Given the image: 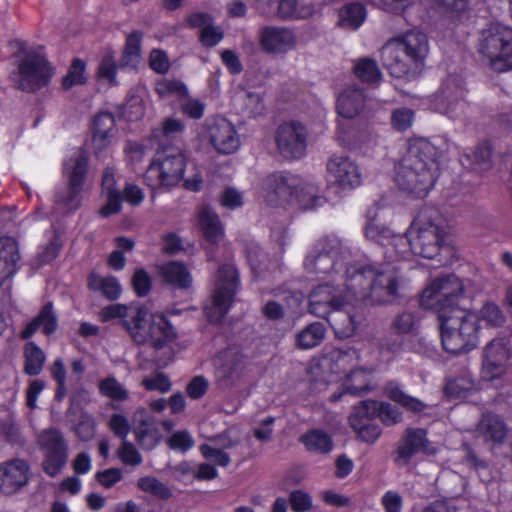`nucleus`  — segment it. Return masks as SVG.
Returning <instances> with one entry per match:
<instances>
[{
  "label": "nucleus",
  "mask_w": 512,
  "mask_h": 512,
  "mask_svg": "<svg viewBox=\"0 0 512 512\" xmlns=\"http://www.w3.org/2000/svg\"><path fill=\"white\" fill-rule=\"evenodd\" d=\"M446 231L443 219L438 210L424 208L403 236L394 238L395 249L401 255L406 246L417 256L436 259L441 251L447 250L445 245Z\"/></svg>",
  "instance_id": "1"
},
{
  "label": "nucleus",
  "mask_w": 512,
  "mask_h": 512,
  "mask_svg": "<svg viewBox=\"0 0 512 512\" xmlns=\"http://www.w3.org/2000/svg\"><path fill=\"white\" fill-rule=\"evenodd\" d=\"M428 53L426 34L416 30L388 40L381 49L383 64L395 78L418 74Z\"/></svg>",
  "instance_id": "2"
},
{
  "label": "nucleus",
  "mask_w": 512,
  "mask_h": 512,
  "mask_svg": "<svg viewBox=\"0 0 512 512\" xmlns=\"http://www.w3.org/2000/svg\"><path fill=\"white\" fill-rule=\"evenodd\" d=\"M443 349L451 354H461L473 350L479 342V319L477 314L456 309L438 317Z\"/></svg>",
  "instance_id": "3"
},
{
  "label": "nucleus",
  "mask_w": 512,
  "mask_h": 512,
  "mask_svg": "<svg viewBox=\"0 0 512 512\" xmlns=\"http://www.w3.org/2000/svg\"><path fill=\"white\" fill-rule=\"evenodd\" d=\"M478 53L495 72L512 70V28L491 23L481 31Z\"/></svg>",
  "instance_id": "4"
},
{
  "label": "nucleus",
  "mask_w": 512,
  "mask_h": 512,
  "mask_svg": "<svg viewBox=\"0 0 512 512\" xmlns=\"http://www.w3.org/2000/svg\"><path fill=\"white\" fill-rule=\"evenodd\" d=\"M239 286V273L236 267L231 263L221 265L214 275L211 304L204 308L209 322L218 324L223 321L234 302Z\"/></svg>",
  "instance_id": "5"
},
{
  "label": "nucleus",
  "mask_w": 512,
  "mask_h": 512,
  "mask_svg": "<svg viewBox=\"0 0 512 512\" xmlns=\"http://www.w3.org/2000/svg\"><path fill=\"white\" fill-rule=\"evenodd\" d=\"M214 384L221 391L239 387L247 374L248 358L239 345L232 344L218 351L211 359Z\"/></svg>",
  "instance_id": "6"
},
{
  "label": "nucleus",
  "mask_w": 512,
  "mask_h": 512,
  "mask_svg": "<svg viewBox=\"0 0 512 512\" xmlns=\"http://www.w3.org/2000/svg\"><path fill=\"white\" fill-rule=\"evenodd\" d=\"M464 294V285L455 274L435 278L422 292L420 305L424 309L433 310L438 317L462 309L458 301Z\"/></svg>",
  "instance_id": "7"
},
{
  "label": "nucleus",
  "mask_w": 512,
  "mask_h": 512,
  "mask_svg": "<svg viewBox=\"0 0 512 512\" xmlns=\"http://www.w3.org/2000/svg\"><path fill=\"white\" fill-rule=\"evenodd\" d=\"M133 341L139 345L149 344L161 349L173 338V329L163 316H153L144 306L136 309L135 315L125 321Z\"/></svg>",
  "instance_id": "8"
},
{
  "label": "nucleus",
  "mask_w": 512,
  "mask_h": 512,
  "mask_svg": "<svg viewBox=\"0 0 512 512\" xmlns=\"http://www.w3.org/2000/svg\"><path fill=\"white\" fill-rule=\"evenodd\" d=\"M185 166L186 159L179 146L158 149L144 174V181L152 189L173 187L182 180Z\"/></svg>",
  "instance_id": "9"
},
{
  "label": "nucleus",
  "mask_w": 512,
  "mask_h": 512,
  "mask_svg": "<svg viewBox=\"0 0 512 512\" xmlns=\"http://www.w3.org/2000/svg\"><path fill=\"white\" fill-rule=\"evenodd\" d=\"M52 76V69L45 58L38 51L29 50L20 58L17 70L11 74L15 88L33 93L48 85Z\"/></svg>",
  "instance_id": "10"
},
{
  "label": "nucleus",
  "mask_w": 512,
  "mask_h": 512,
  "mask_svg": "<svg viewBox=\"0 0 512 512\" xmlns=\"http://www.w3.org/2000/svg\"><path fill=\"white\" fill-rule=\"evenodd\" d=\"M42 453L41 469L49 477L59 476L69 459V444L63 432L55 427L43 429L37 436Z\"/></svg>",
  "instance_id": "11"
},
{
  "label": "nucleus",
  "mask_w": 512,
  "mask_h": 512,
  "mask_svg": "<svg viewBox=\"0 0 512 512\" xmlns=\"http://www.w3.org/2000/svg\"><path fill=\"white\" fill-rule=\"evenodd\" d=\"M417 164L412 157H402L395 166V181L400 189L424 197L434 186L438 175Z\"/></svg>",
  "instance_id": "12"
},
{
  "label": "nucleus",
  "mask_w": 512,
  "mask_h": 512,
  "mask_svg": "<svg viewBox=\"0 0 512 512\" xmlns=\"http://www.w3.org/2000/svg\"><path fill=\"white\" fill-rule=\"evenodd\" d=\"M348 254L342 241L335 235L321 238L305 259V267L311 272L328 274L343 266L340 258Z\"/></svg>",
  "instance_id": "13"
},
{
  "label": "nucleus",
  "mask_w": 512,
  "mask_h": 512,
  "mask_svg": "<svg viewBox=\"0 0 512 512\" xmlns=\"http://www.w3.org/2000/svg\"><path fill=\"white\" fill-rule=\"evenodd\" d=\"M403 276L393 265H378L366 300L372 305H387L396 302L400 297Z\"/></svg>",
  "instance_id": "14"
},
{
  "label": "nucleus",
  "mask_w": 512,
  "mask_h": 512,
  "mask_svg": "<svg viewBox=\"0 0 512 512\" xmlns=\"http://www.w3.org/2000/svg\"><path fill=\"white\" fill-rule=\"evenodd\" d=\"M308 132L297 121L284 122L275 132V142L279 153L287 159H299L306 151Z\"/></svg>",
  "instance_id": "15"
},
{
  "label": "nucleus",
  "mask_w": 512,
  "mask_h": 512,
  "mask_svg": "<svg viewBox=\"0 0 512 512\" xmlns=\"http://www.w3.org/2000/svg\"><path fill=\"white\" fill-rule=\"evenodd\" d=\"M435 451L431 447L425 429L408 427L393 452V461L397 467L403 468L408 466L417 454H433Z\"/></svg>",
  "instance_id": "16"
},
{
  "label": "nucleus",
  "mask_w": 512,
  "mask_h": 512,
  "mask_svg": "<svg viewBox=\"0 0 512 512\" xmlns=\"http://www.w3.org/2000/svg\"><path fill=\"white\" fill-rule=\"evenodd\" d=\"M347 296L340 282L336 285L325 283L315 287L309 294V312L316 317L325 318L339 311L346 303Z\"/></svg>",
  "instance_id": "17"
},
{
  "label": "nucleus",
  "mask_w": 512,
  "mask_h": 512,
  "mask_svg": "<svg viewBox=\"0 0 512 512\" xmlns=\"http://www.w3.org/2000/svg\"><path fill=\"white\" fill-rule=\"evenodd\" d=\"M204 137L220 154H232L240 146L239 135L234 125L222 117L210 118L204 124Z\"/></svg>",
  "instance_id": "18"
},
{
  "label": "nucleus",
  "mask_w": 512,
  "mask_h": 512,
  "mask_svg": "<svg viewBox=\"0 0 512 512\" xmlns=\"http://www.w3.org/2000/svg\"><path fill=\"white\" fill-rule=\"evenodd\" d=\"M301 184V178L284 172L268 175L263 181V196L270 206L289 203Z\"/></svg>",
  "instance_id": "19"
},
{
  "label": "nucleus",
  "mask_w": 512,
  "mask_h": 512,
  "mask_svg": "<svg viewBox=\"0 0 512 512\" xmlns=\"http://www.w3.org/2000/svg\"><path fill=\"white\" fill-rule=\"evenodd\" d=\"M377 402L366 400L355 405L349 416V424L357 437L366 443H374L381 435V428L372 422L376 417Z\"/></svg>",
  "instance_id": "20"
},
{
  "label": "nucleus",
  "mask_w": 512,
  "mask_h": 512,
  "mask_svg": "<svg viewBox=\"0 0 512 512\" xmlns=\"http://www.w3.org/2000/svg\"><path fill=\"white\" fill-rule=\"evenodd\" d=\"M378 266L354 263L345 267L340 283L344 295L352 294L365 301Z\"/></svg>",
  "instance_id": "21"
},
{
  "label": "nucleus",
  "mask_w": 512,
  "mask_h": 512,
  "mask_svg": "<svg viewBox=\"0 0 512 512\" xmlns=\"http://www.w3.org/2000/svg\"><path fill=\"white\" fill-rule=\"evenodd\" d=\"M260 48L267 54H286L297 46V36L286 27L265 26L258 35Z\"/></svg>",
  "instance_id": "22"
},
{
  "label": "nucleus",
  "mask_w": 512,
  "mask_h": 512,
  "mask_svg": "<svg viewBox=\"0 0 512 512\" xmlns=\"http://www.w3.org/2000/svg\"><path fill=\"white\" fill-rule=\"evenodd\" d=\"M29 463L20 458L11 459L0 464V491L13 495L26 486L30 480Z\"/></svg>",
  "instance_id": "23"
},
{
  "label": "nucleus",
  "mask_w": 512,
  "mask_h": 512,
  "mask_svg": "<svg viewBox=\"0 0 512 512\" xmlns=\"http://www.w3.org/2000/svg\"><path fill=\"white\" fill-rule=\"evenodd\" d=\"M511 357L508 337H496L484 349L483 372L488 379L500 376Z\"/></svg>",
  "instance_id": "24"
},
{
  "label": "nucleus",
  "mask_w": 512,
  "mask_h": 512,
  "mask_svg": "<svg viewBox=\"0 0 512 512\" xmlns=\"http://www.w3.org/2000/svg\"><path fill=\"white\" fill-rule=\"evenodd\" d=\"M329 177L343 189H352L361 183L357 164L346 155H332L327 161Z\"/></svg>",
  "instance_id": "25"
},
{
  "label": "nucleus",
  "mask_w": 512,
  "mask_h": 512,
  "mask_svg": "<svg viewBox=\"0 0 512 512\" xmlns=\"http://www.w3.org/2000/svg\"><path fill=\"white\" fill-rule=\"evenodd\" d=\"M134 422L133 432L137 443L144 450L154 449L161 440V433L154 418L142 408L135 412Z\"/></svg>",
  "instance_id": "26"
},
{
  "label": "nucleus",
  "mask_w": 512,
  "mask_h": 512,
  "mask_svg": "<svg viewBox=\"0 0 512 512\" xmlns=\"http://www.w3.org/2000/svg\"><path fill=\"white\" fill-rule=\"evenodd\" d=\"M432 108L452 119L460 118L467 109V103L463 100L462 91L458 88H443L433 97Z\"/></svg>",
  "instance_id": "27"
},
{
  "label": "nucleus",
  "mask_w": 512,
  "mask_h": 512,
  "mask_svg": "<svg viewBox=\"0 0 512 512\" xmlns=\"http://www.w3.org/2000/svg\"><path fill=\"white\" fill-rule=\"evenodd\" d=\"M185 122L179 118L166 117L151 132V138L157 143L158 149H169L178 146L185 132Z\"/></svg>",
  "instance_id": "28"
},
{
  "label": "nucleus",
  "mask_w": 512,
  "mask_h": 512,
  "mask_svg": "<svg viewBox=\"0 0 512 512\" xmlns=\"http://www.w3.org/2000/svg\"><path fill=\"white\" fill-rule=\"evenodd\" d=\"M403 157H412L417 160L419 167L429 169L439 174V151L429 140L417 138L409 142L408 149Z\"/></svg>",
  "instance_id": "29"
},
{
  "label": "nucleus",
  "mask_w": 512,
  "mask_h": 512,
  "mask_svg": "<svg viewBox=\"0 0 512 512\" xmlns=\"http://www.w3.org/2000/svg\"><path fill=\"white\" fill-rule=\"evenodd\" d=\"M116 131L115 118L112 113L100 112L94 117L92 146L96 154H99L111 144Z\"/></svg>",
  "instance_id": "30"
},
{
  "label": "nucleus",
  "mask_w": 512,
  "mask_h": 512,
  "mask_svg": "<svg viewBox=\"0 0 512 512\" xmlns=\"http://www.w3.org/2000/svg\"><path fill=\"white\" fill-rule=\"evenodd\" d=\"M477 433L485 442L503 444L508 435V426L501 416L486 412L478 422Z\"/></svg>",
  "instance_id": "31"
},
{
  "label": "nucleus",
  "mask_w": 512,
  "mask_h": 512,
  "mask_svg": "<svg viewBox=\"0 0 512 512\" xmlns=\"http://www.w3.org/2000/svg\"><path fill=\"white\" fill-rule=\"evenodd\" d=\"M365 95L362 89L347 87L337 99V113L345 119H353L361 113L365 105Z\"/></svg>",
  "instance_id": "32"
},
{
  "label": "nucleus",
  "mask_w": 512,
  "mask_h": 512,
  "mask_svg": "<svg viewBox=\"0 0 512 512\" xmlns=\"http://www.w3.org/2000/svg\"><path fill=\"white\" fill-rule=\"evenodd\" d=\"M358 360V353L354 348L346 350L333 348L326 352L321 359V366L333 374L346 372Z\"/></svg>",
  "instance_id": "33"
},
{
  "label": "nucleus",
  "mask_w": 512,
  "mask_h": 512,
  "mask_svg": "<svg viewBox=\"0 0 512 512\" xmlns=\"http://www.w3.org/2000/svg\"><path fill=\"white\" fill-rule=\"evenodd\" d=\"M57 326V317L53 311V304L48 302L43 306L39 314L26 325V328L21 332V338L25 340L31 338L40 328L44 334L51 335L56 331Z\"/></svg>",
  "instance_id": "34"
},
{
  "label": "nucleus",
  "mask_w": 512,
  "mask_h": 512,
  "mask_svg": "<svg viewBox=\"0 0 512 512\" xmlns=\"http://www.w3.org/2000/svg\"><path fill=\"white\" fill-rule=\"evenodd\" d=\"M88 157L85 152L75 151L63 164V173L72 187L83 188L87 174Z\"/></svg>",
  "instance_id": "35"
},
{
  "label": "nucleus",
  "mask_w": 512,
  "mask_h": 512,
  "mask_svg": "<svg viewBox=\"0 0 512 512\" xmlns=\"http://www.w3.org/2000/svg\"><path fill=\"white\" fill-rule=\"evenodd\" d=\"M384 391L390 400L396 402L412 413H421L427 408V404L420 399L407 394L400 383L395 380L387 382L384 387Z\"/></svg>",
  "instance_id": "36"
},
{
  "label": "nucleus",
  "mask_w": 512,
  "mask_h": 512,
  "mask_svg": "<svg viewBox=\"0 0 512 512\" xmlns=\"http://www.w3.org/2000/svg\"><path fill=\"white\" fill-rule=\"evenodd\" d=\"M87 286L91 291L101 293L110 301L117 300L122 292V287L116 277L102 276L95 272L89 274Z\"/></svg>",
  "instance_id": "37"
},
{
  "label": "nucleus",
  "mask_w": 512,
  "mask_h": 512,
  "mask_svg": "<svg viewBox=\"0 0 512 512\" xmlns=\"http://www.w3.org/2000/svg\"><path fill=\"white\" fill-rule=\"evenodd\" d=\"M20 260L17 242L10 238H0V271L2 276L10 278L17 271Z\"/></svg>",
  "instance_id": "38"
},
{
  "label": "nucleus",
  "mask_w": 512,
  "mask_h": 512,
  "mask_svg": "<svg viewBox=\"0 0 512 512\" xmlns=\"http://www.w3.org/2000/svg\"><path fill=\"white\" fill-rule=\"evenodd\" d=\"M160 275L168 284L179 288L188 289L192 284L191 274L182 263L171 261L160 267Z\"/></svg>",
  "instance_id": "39"
},
{
  "label": "nucleus",
  "mask_w": 512,
  "mask_h": 512,
  "mask_svg": "<svg viewBox=\"0 0 512 512\" xmlns=\"http://www.w3.org/2000/svg\"><path fill=\"white\" fill-rule=\"evenodd\" d=\"M199 224L203 235L210 243H217L223 236V229L218 215L209 207H203L199 212Z\"/></svg>",
  "instance_id": "40"
},
{
  "label": "nucleus",
  "mask_w": 512,
  "mask_h": 512,
  "mask_svg": "<svg viewBox=\"0 0 512 512\" xmlns=\"http://www.w3.org/2000/svg\"><path fill=\"white\" fill-rule=\"evenodd\" d=\"M326 328L321 322H313L300 330L296 335V346L302 350L312 349L322 343Z\"/></svg>",
  "instance_id": "41"
},
{
  "label": "nucleus",
  "mask_w": 512,
  "mask_h": 512,
  "mask_svg": "<svg viewBox=\"0 0 512 512\" xmlns=\"http://www.w3.org/2000/svg\"><path fill=\"white\" fill-rule=\"evenodd\" d=\"M337 135L342 144L349 148H360L372 139V131L366 124L346 131L343 124L339 123Z\"/></svg>",
  "instance_id": "42"
},
{
  "label": "nucleus",
  "mask_w": 512,
  "mask_h": 512,
  "mask_svg": "<svg viewBox=\"0 0 512 512\" xmlns=\"http://www.w3.org/2000/svg\"><path fill=\"white\" fill-rule=\"evenodd\" d=\"M302 210H311L320 206L323 198L319 195L318 187L301 179L298 190L294 193V197Z\"/></svg>",
  "instance_id": "43"
},
{
  "label": "nucleus",
  "mask_w": 512,
  "mask_h": 512,
  "mask_svg": "<svg viewBox=\"0 0 512 512\" xmlns=\"http://www.w3.org/2000/svg\"><path fill=\"white\" fill-rule=\"evenodd\" d=\"M366 10L362 4L350 3L340 11L339 26L346 30H356L364 22Z\"/></svg>",
  "instance_id": "44"
},
{
  "label": "nucleus",
  "mask_w": 512,
  "mask_h": 512,
  "mask_svg": "<svg viewBox=\"0 0 512 512\" xmlns=\"http://www.w3.org/2000/svg\"><path fill=\"white\" fill-rule=\"evenodd\" d=\"M300 441L310 452L325 454L333 448L331 437L320 430H311L300 437Z\"/></svg>",
  "instance_id": "45"
},
{
  "label": "nucleus",
  "mask_w": 512,
  "mask_h": 512,
  "mask_svg": "<svg viewBox=\"0 0 512 512\" xmlns=\"http://www.w3.org/2000/svg\"><path fill=\"white\" fill-rule=\"evenodd\" d=\"M24 372L30 376H36L41 373L46 356L42 349L34 342H29L24 348Z\"/></svg>",
  "instance_id": "46"
},
{
  "label": "nucleus",
  "mask_w": 512,
  "mask_h": 512,
  "mask_svg": "<svg viewBox=\"0 0 512 512\" xmlns=\"http://www.w3.org/2000/svg\"><path fill=\"white\" fill-rule=\"evenodd\" d=\"M371 371L365 368L352 370L344 383L345 392L352 395H362L369 391Z\"/></svg>",
  "instance_id": "47"
},
{
  "label": "nucleus",
  "mask_w": 512,
  "mask_h": 512,
  "mask_svg": "<svg viewBox=\"0 0 512 512\" xmlns=\"http://www.w3.org/2000/svg\"><path fill=\"white\" fill-rule=\"evenodd\" d=\"M388 326L405 337L417 333L419 320L413 312L402 311L392 317Z\"/></svg>",
  "instance_id": "48"
},
{
  "label": "nucleus",
  "mask_w": 512,
  "mask_h": 512,
  "mask_svg": "<svg viewBox=\"0 0 512 512\" xmlns=\"http://www.w3.org/2000/svg\"><path fill=\"white\" fill-rule=\"evenodd\" d=\"M142 38L143 34L140 31H134L127 36L121 66H135L138 63L141 55Z\"/></svg>",
  "instance_id": "49"
},
{
  "label": "nucleus",
  "mask_w": 512,
  "mask_h": 512,
  "mask_svg": "<svg viewBox=\"0 0 512 512\" xmlns=\"http://www.w3.org/2000/svg\"><path fill=\"white\" fill-rule=\"evenodd\" d=\"M83 188L72 187L68 184L67 188L57 193L55 206L64 213L75 211L80 207V193Z\"/></svg>",
  "instance_id": "50"
},
{
  "label": "nucleus",
  "mask_w": 512,
  "mask_h": 512,
  "mask_svg": "<svg viewBox=\"0 0 512 512\" xmlns=\"http://www.w3.org/2000/svg\"><path fill=\"white\" fill-rule=\"evenodd\" d=\"M355 75L367 83H378L381 79V71L377 62L371 58H361L354 65Z\"/></svg>",
  "instance_id": "51"
},
{
  "label": "nucleus",
  "mask_w": 512,
  "mask_h": 512,
  "mask_svg": "<svg viewBox=\"0 0 512 512\" xmlns=\"http://www.w3.org/2000/svg\"><path fill=\"white\" fill-rule=\"evenodd\" d=\"M477 317L479 321L483 320L488 325L495 328L502 327L506 322V316L501 307L492 301H487L483 304L478 312Z\"/></svg>",
  "instance_id": "52"
},
{
  "label": "nucleus",
  "mask_w": 512,
  "mask_h": 512,
  "mask_svg": "<svg viewBox=\"0 0 512 512\" xmlns=\"http://www.w3.org/2000/svg\"><path fill=\"white\" fill-rule=\"evenodd\" d=\"M98 388L103 396L114 401H126L129 398L127 389L114 376L102 379L98 384Z\"/></svg>",
  "instance_id": "53"
},
{
  "label": "nucleus",
  "mask_w": 512,
  "mask_h": 512,
  "mask_svg": "<svg viewBox=\"0 0 512 512\" xmlns=\"http://www.w3.org/2000/svg\"><path fill=\"white\" fill-rule=\"evenodd\" d=\"M137 486L143 492L149 493L162 500H167L172 496L171 489L155 477H142L138 479Z\"/></svg>",
  "instance_id": "54"
},
{
  "label": "nucleus",
  "mask_w": 512,
  "mask_h": 512,
  "mask_svg": "<svg viewBox=\"0 0 512 512\" xmlns=\"http://www.w3.org/2000/svg\"><path fill=\"white\" fill-rule=\"evenodd\" d=\"M117 75V64L115 60V53L111 50H108L102 56L98 68H97V76L101 80L107 81L110 85H117L116 80Z\"/></svg>",
  "instance_id": "55"
},
{
  "label": "nucleus",
  "mask_w": 512,
  "mask_h": 512,
  "mask_svg": "<svg viewBox=\"0 0 512 512\" xmlns=\"http://www.w3.org/2000/svg\"><path fill=\"white\" fill-rule=\"evenodd\" d=\"M474 387L473 380L467 375H460L447 381L445 385V393L448 397L461 398Z\"/></svg>",
  "instance_id": "56"
},
{
  "label": "nucleus",
  "mask_w": 512,
  "mask_h": 512,
  "mask_svg": "<svg viewBox=\"0 0 512 512\" xmlns=\"http://www.w3.org/2000/svg\"><path fill=\"white\" fill-rule=\"evenodd\" d=\"M365 235L368 239L379 243L380 245L393 244L395 246V235L392 231L382 225L377 224L374 220L369 221L365 227Z\"/></svg>",
  "instance_id": "57"
},
{
  "label": "nucleus",
  "mask_w": 512,
  "mask_h": 512,
  "mask_svg": "<svg viewBox=\"0 0 512 512\" xmlns=\"http://www.w3.org/2000/svg\"><path fill=\"white\" fill-rule=\"evenodd\" d=\"M404 336L393 331L388 326L384 334L379 339V348L383 352L396 354L400 352L404 345Z\"/></svg>",
  "instance_id": "58"
},
{
  "label": "nucleus",
  "mask_w": 512,
  "mask_h": 512,
  "mask_svg": "<svg viewBox=\"0 0 512 512\" xmlns=\"http://www.w3.org/2000/svg\"><path fill=\"white\" fill-rule=\"evenodd\" d=\"M209 441L213 447L224 450L238 446L242 440L239 433L235 429L230 428L210 437Z\"/></svg>",
  "instance_id": "59"
},
{
  "label": "nucleus",
  "mask_w": 512,
  "mask_h": 512,
  "mask_svg": "<svg viewBox=\"0 0 512 512\" xmlns=\"http://www.w3.org/2000/svg\"><path fill=\"white\" fill-rule=\"evenodd\" d=\"M85 63L81 59H74L70 65L69 71L63 78L62 86L64 89H70L74 85L85 83Z\"/></svg>",
  "instance_id": "60"
},
{
  "label": "nucleus",
  "mask_w": 512,
  "mask_h": 512,
  "mask_svg": "<svg viewBox=\"0 0 512 512\" xmlns=\"http://www.w3.org/2000/svg\"><path fill=\"white\" fill-rule=\"evenodd\" d=\"M95 428V419L88 413H81L74 430L80 440L89 441L95 435Z\"/></svg>",
  "instance_id": "61"
},
{
  "label": "nucleus",
  "mask_w": 512,
  "mask_h": 512,
  "mask_svg": "<svg viewBox=\"0 0 512 512\" xmlns=\"http://www.w3.org/2000/svg\"><path fill=\"white\" fill-rule=\"evenodd\" d=\"M472 163L480 169H487L490 166L492 149L488 142L478 144L470 155H467Z\"/></svg>",
  "instance_id": "62"
},
{
  "label": "nucleus",
  "mask_w": 512,
  "mask_h": 512,
  "mask_svg": "<svg viewBox=\"0 0 512 512\" xmlns=\"http://www.w3.org/2000/svg\"><path fill=\"white\" fill-rule=\"evenodd\" d=\"M381 422L386 426H392L402 421V412L390 403H377V413Z\"/></svg>",
  "instance_id": "63"
},
{
  "label": "nucleus",
  "mask_w": 512,
  "mask_h": 512,
  "mask_svg": "<svg viewBox=\"0 0 512 512\" xmlns=\"http://www.w3.org/2000/svg\"><path fill=\"white\" fill-rule=\"evenodd\" d=\"M413 120L414 111L406 107L395 109L391 115L392 127L398 131H405L410 128Z\"/></svg>",
  "instance_id": "64"
}]
</instances>
